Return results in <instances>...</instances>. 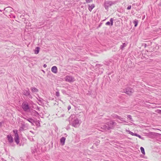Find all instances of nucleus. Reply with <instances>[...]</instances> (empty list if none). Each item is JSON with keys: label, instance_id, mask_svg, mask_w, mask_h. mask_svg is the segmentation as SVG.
<instances>
[{"label": "nucleus", "instance_id": "obj_11", "mask_svg": "<svg viewBox=\"0 0 161 161\" xmlns=\"http://www.w3.org/2000/svg\"><path fill=\"white\" fill-rule=\"evenodd\" d=\"M21 125L20 126V130H24L28 128V125H26L24 122L21 123Z\"/></svg>", "mask_w": 161, "mask_h": 161}, {"label": "nucleus", "instance_id": "obj_26", "mask_svg": "<svg viewBox=\"0 0 161 161\" xmlns=\"http://www.w3.org/2000/svg\"><path fill=\"white\" fill-rule=\"evenodd\" d=\"M127 116V118L129 119L130 120V121H133V119L131 118V116L130 115H128Z\"/></svg>", "mask_w": 161, "mask_h": 161}, {"label": "nucleus", "instance_id": "obj_24", "mask_svg": "<svg viewBox=\"0 0 161 161\" xmlns=\"http://www.w3.org/2000/svg\"><path fill=\"white\" fill-rule=\"evenodd\" d=\"M126 131L128 132L129 134L131 135L135 136V133H133L132 132L130 131V130H126Z\"/></svg>", "mask_w": 161, "mask_h": 161}, {"label": "nucleus", "instance_id": "obj_12", "mask_svg": "<svg viewBox=\"0 0 161 161\" xmlns=\"http://www.w3.org/2000/svg\"><path fill=\"white\" fill-rule=\"evenodd\" d=\"M7 138L8 142L10 143H12L13 142V139L10 135H8L7 136Z\"/></svg>", "mask_w": 161, "mask_h": 161}, {"label": "nucleus", "instance_id": "obj_29", "mask_svg": "<svg viewBox=\"0 0 161 161\" xmlns=\"http://www.w3.org/2000/svg\"><path fill=\"white\" fill-rule=\"evenodd\" d=\"M86 3H90L92 1V0H86Z\"/></svg>", "mask_w": 161, "mask_h": 161}, {"label": "nucleus", "instance_id": "obj_34", "mask_svg": "<svg viewBox=\"0 0 161 161\" xmlns=\"http://www.w3.org/2000/svg\"><path fill=\"white\" fill-rule=\"evenodd\" d=\"M160 111H161V110H160Z\"/></svg>", "mask_w": 161, "mask_h": 161}, {"label": "nucleus", "instance_id": "obj_1", "mask_svg": "<svg viewBox=\"0 0 161 161\" xmlns=\"http://www.w3.org/2000/svg\"><path fill=\"white\" fill-rule=\"evenodd\" d=\"M69 124L75 127H77L80 125V123L79 119L75 114L71 115L69 118Z\"/></svg>", "mask_w": 161, "mask_h": 161}, {"label": "nucleus", "instance_id": "obj_7", "mask_svg": "<svg viewBox=\"0 0 161 161\" xmlns=\"http://www.w3.org/2000/svg\"><path fill=\"white\" fill-rule=\"evenodd\" d=\"M97 129L100 130L102 131V130H107V127L106 124H102L100 125L98 127V128Z\"/></svg>", "mask_w": 161, "mask_h": 161}, {"label": "nucleus", "instance_id": "obj_22", "mask_svg": "<svg viewBox=\"0 0 161 161\" xmlns=\"http://www.w3.org/2000/svg\"><path fill=\"white\" fill-rule=\"evenodd\" d=\"M133 23L134 24V26L136 27L138 23V20L137 19H135L133 21Z\"/></svg>", "mask_w": 161, "mask_h": 161}, {"label": "nucleus", "instance_id": "obj_20", "mask_svg": "<svg viewBox=\"0 0 161 161\" xmlns=\"http://www.w3.org/2000/svg\"><path fill=\"white\" fill-rule=\"evenodd\" d=\"M127 43H123L120 46V49H121L122 50H123V49L127 45Z\"/></svg>", "mask_w": 161, "mask_h": 161}, {"label": "nucleus", "instance_id": "obj_17", "mask_svg": "<svg viewBox=\"0 0 161 161\" xmlns=\"http://www.w3.org/2000/svg\"><path fill=\"white\" fill-rule=\"evenodd\" d=\"M31 90L32 93L37 92H38V90L35 87H32L31 88Z\"/></svg>", "mask_w": 161, "mask_h": 161}, {"label": "nucleus", "instance_id": "obj_28", "mask_svg": "<svg viewBox=\"0 0 161 161\" xmlns=\"http://www.w3.org/2000/svg\"><path fill=\"white\" fill-rule=\"evenodd\" d=\"M117 118L119 119H120L121 121H123V118L117 116Z\"/></svg>", "mask_w": 161, "mask_h": 161}, {"label": "nucleus", "instance_id": "obj_2", "mask_svg": "<svg viewBox=\"0 0 161 161\" xmlns=\"http://www.w3.org/2000/svg\"><path fill=\"white\" fill-rule=\"evenodd\" d=\"M22 108L25 112H28L30 109L29 104L26 102H24L22 103Z\"/></svg>", "mask_w": 161, "mask_h": 161}, {"label": "nucleus", "instance_id": "obj_18", "mask_svg": "<svg viewBox=\"0 0 161 161\" xmlns=\"http://www.w3.org/2000/svg\"><path fill=\"white\" fill-rule=\"evenodd\" d=\"M95 7V5L94 4L91 5H88V9L89 11L91 12L92 9Z\"/></svg>", "mask_w": 161, "mask_h": 161}, {"label": "nucleus", "instance_id": "obj_6", "mask_svg": "<svg viewBox=\"0 0 161 161\" xmlns=\"http://www.w3.org/2000/svg\"><path fill=\"white\" fill-rule=\"evenodd\" d=\"M134 92V90L132 88L127 87L125 89L124 92L129 95H131Z\"/></svg>", "mask_w": 161, "mask_h": 161}, {"label": "nucleus", "instance_id": "obj_19", "mask_svg": "<svg viewBox=\"0 0 161 161\" xmlns=\"http://www.w3.org/2000/svg\"><path fill=\"white\" fill-rule=\"evenodd\" d=\"M31 114L36 116H38L39 115L38 113L35 110H33L31 112Z\"/></svg>", "mask_w": 161, "mask_h": 161}, {"label": "nucleus", "instance_id": "obj_31", "mask_svg": "<svg viewBox=\"0 0 161 161\" xmlns=\"http://www.w3.org/2000/svg\"><path fill=\"white\" fill-rule=\"evenodd\" d=\"M3 123V121L0 122V127H1L2 124Z\"/></svg>", "mask_w": 161, "mask_h": 161}, {"label": "nucleus", "instance_id": "obj_10", "mask_svg": "<svg viewBox=\"0 0 161 161\" xmlns=\"http://www.w3.org/2000/svg\"><path fill=\"white\" fill-rule=\"evenodd\" d=\"M23 118L30 122L32 125H34L35 123V121L32 118H29L28 117H23Z\"/></svg>", "mask_w": 161, "mask_h": 161}, {"label": "nucleus", "instance_id": "obj_25", "mask_svg": "<svg viewBox=\"0 0 161 161\" xmlns=\"http://www.w3.org/2000/svg\"><path fill=\"white\" fill-rule=\"evenodd\" d=\"M135 136L138 137L140 139H143V137H142L139 134H137V133L135 134Z\"/></svg>", "mask_w": 161, "mask_h": 161}, {"label": "nucleus", "instance_id": "obj_23", "mask_svg": "<svg viewBox=\"0 0 161 161\" xmlns=\"http://www.w3.org/2000/svg\"><path fill=\"white\" fill-rule=\"evenodd\" d=\"M140 149H141L142 153L143 154H145V152L144 149V148L143 147H141L140 148Z\"/></svg>", "mask_w": 161, "mask_h": 161}, {"label": "nucleus", "instance_id": "obj_4", "mask_svg": "<svg viewBox=\"0 0 161 161\" xmlns=\"http://www.w3.org/2000/svg\"><path fill=\"white\" fill-rule=\"evenodd\" d=\"M116 125V123L112 121H109L106 124L107 127V130H108L109 129H112Z\"/></svg>", "mask_w": 161, "mask_h": 161}, {"label": "nucleus", "instance_id": "obj_21", "mask_svg": "<svg viewBox=\"0 0 161 161\" xmlns=\"http://www.w3.org/2000/svg\"><path fill=\"white\" fill-rule=\"evenodd\" d=\"M40 47H36L34 51V53L36 54H37L39 51Z\"/></svg>", "mask_w": 161, "mask_h": 161}, {"label": "nucleus", "instance_id": "obj_5", "mask_svg": "<svg viewBox=\"0 0 161 161\" xmlns=\"http://www.w3.org/2000/svg\"><path fill=\"white\" fill-rule=\"evenodd\" d=\"M115 3V2H112L111 1H106L104 3V7L106 9H107L109 6H111Z\"/></svg>", "mask_w": 161, "mask_h": 161}, {"label": "nucleus", "instance_id": "obj_15", "mask_svg": "<svg viewBox=\"0 0 161 161\" xmlns=\"http://www.w3.org/2000/svg\"><path fill=\"white\" fill-rule=\"evenodd\" d=\"M65 140V138L64 137H62L60 139V142L62 145L64 144Z\"/></svg>", "mask_w": 161, "mask_h": 161}, {"label": "nucleus", "instance_id": "obj_8", "mask_svg": "<svg viewBox=\"0 0 161 161\" xmlns=\"http://www.w3.org/2000/svg\"><path fill=\"white\" fill-rule=\"evenodd\" d=\"M14 132L15 133V136L14 138L15 142L17 144H18L19 142V135L17 133V131H16V132L15 133V131L14 130Z\"/></svg>", "mask_w": 161, "mask_h": 161}, {"label": "nucleus", "instance_id": "obj_33", "mask_svg": "<svg viewBox=\"0 0 161 161\" xmlns=\"http://www.w3.org/2000/svg\"><path fill=\"white\" fill-rule=\"evenodd\" d=\"M47 65L46 64H44L43 65V66L44 68H46L47 67Z\"/></svg>", "mask_w": 161, "mask_h": 161}, {"label": "nucleus", "instance_id": "obj_30", "mask_svg": "<svg viewBox=\"0 0 161 161\" xmlns=\"http://www.w3.org/2000/svg\"><path fill=\"white\" fill-rule=\"evenodd\" d=\"M131 5H129V6L127 8V10H130L131 9Z\"/></svg>", "mask_w": 161, "mask_h": 161}, {"label": "nucleus", "instance_id": "obj_16", "mask_svg": "<svg viewBox=\"0 0 161 161\" xmlns=\"http://www.w3.org/2000/svg\"><path fill=\"white\" fill-rule=\"evenodd\" d=\"M110 22L109 21H108V22H107L106 23V25H110V24H111V25H113V19L112 18H111L110 19Z\"/></svg>", "mask_w": 161, "mask_h": 161}, {"label": "nucleus", "instance_id": "obj_9", "mask_svg": "<svg viewBox=\"0 0 161 161\" xmlns=\"http://www.w3.org/2000/svg\"><path fill=\"white\" fill-rule=\"evenodd\" d=\"M65 80L66 81L70 82H73L75 80L74 77L71 76H66L65 77Z\"/></svg>", "mask_w": 161, "mask_h": 161}, {"label": "nucleus", "instance_id": "obj_3", "mask_svg": "<svg viewBox=\"0 0 161 161\" xmlns=\"http://www.w3.org/2000/svg\"><path fill=\"white\" fill-rule=\"evenodd\" d=\"M23 94L29 97L30 99H32V95H31L30 93V90L29 88H27L25 89H24L23 91Z\"/></svg>", "mask_w": 161, "mask_h": 161}, {"label": "nucleus", "instance_id": "obj_32", "mask_svg": "<svg viewBox=\"0 0 161 161\" xmlns=\"http://www.w3.org/2000/svg\"><path fill=\"white\" fill-rule=\"evenodd\" d=\"M71 108V107L70 106H69L68 107V110H69Z\"/></svg>", "mask_w": 161, "mask_h": 161}, {"label": "nucleus", "instance_id": "obj_13", "mask_svg": "<svg viewBox=\"0 0 161 161\" xmlns=\"http://www.w3.org/2000/svg\"><path fill=\"white\" fill-rule=\"evenodd\" d=\"M52 71L54 73H57L58 71V68L56 66H53L51 68Z\"/></svg>", "mask_w": 161, "mask_h": 161}, {"label": "nucleus", "instance_id": "obj_27", "mask_svg": "<svg viewBox=\"0 0 161 161\" xmlns=\"http://www.w3.org/2000/svg\"><path fill=\"white\" fill-rule=\"evenodd\" d=\"M55 95L57 97H59L60 96L59 92L58 91L56 92Z\"/></svg>", "mask_w": 161, "mask_h": 161}, {"label": "nucleus", "instance_id": "obj_14", "mask_svg": "<svg viewBox=\"0 0 161 161\" xmlns=\"http://www.w3.org/2000/svg\"><path fill=\"white\" fill-rule=\"evenodd\" d=\"M31 151L32 153H37V147L34 146L31 147Z\"/></svg>", "mask_w": 161, "mask_h": 161}]
</instances>
